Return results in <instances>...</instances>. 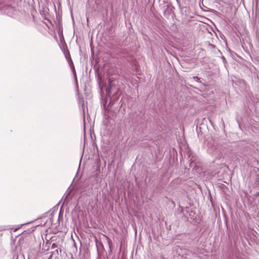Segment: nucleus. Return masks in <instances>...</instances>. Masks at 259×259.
Instances as JSON below:
<instances>
[{
    "label": "nucleus",
    "mask_w": 259,
    "mask_h": 259,
    "mask_svg": "<svg viewBox=\"0 0 259 259\" xmlns=\"http://www.w3.org/2000/svg\"><path fill=\"white\" fill-rule=\"evenodd\" d=\"M193 78L194 79V80H195L197 82H201L200 78L199 77H198V76H193Z\"/></svg>",
    "instance_id": "obj_7"
},
{
    "label": "nucleus",
    "mask_w": 259,
    "mask_h": 259,
    "mask_svg": "<svg viewBox=\"0 0 259 259\" xmlns=\"http://www.w3.org/2000/svg\"><path fill=\"white\" fill-rule=\"evenodd\" d=\"M97 251H98V247L97 245Z\"/></svg>",
    "instance_id": "obj_11"
},
{
    "label": "nucleus",
    "mask_w": 259,
    "mask_h": 259,
    "mask_svg": "<svg viewBox=\"0 0 259 259\" xmlns=\"http://www.w3.org/2000/svg\"><path fill=\"white\" fill-rule=\"evenodd\" d=\"M108 81L109 84V87L106 89V94L110 97L111 101L115 102L118 99L119 96L118 81L113 77L109 78Z\"/></svg>",
    "instance_id": "obj_1"
},
{
    "label": "nucleus",
    "mask_w": 259,
    "mask_h": 259,
    "mask_svg": "<svg viewBox=\"0 0 259 259\" xmlns=\"http://www.w3.org/2000/svg\"><path fill=\"white\" fill-rule=\"evenodd\" d=\"M104 107L105 110H106L105 112V118L106 119H108L110 117V116L109 115V111H108V107H106L105 105V104H104Z\"/></svg>",
    "instance_id": "obj_3"
},
{
    "label": "nucleus",
    "mask_w": 259,
    "mask_h": 259,
    "mask_svg": "<svg viewBox=\"0 0 259 259\" xmlns=\"http://www.w3.org/2000/svg\"><path fill=\"white\" fill-rule=\"evenodd\" d=\"M64 54L65 56V58H66V60L69 59V58H71L70 55L69 54V52L68 49H66V50H64Z\"/></svg>",
    "instance_id": "obj_4"
},
{
    "label": "nucleus",
    "mask_w": 259,
    "mask_h": 259,
    "mask_svg": "<svg viewBox=\"0 0 259 259\" xmlns=\"http://www.w3.org/2000/svg\"><path fill=\"white\" fill-rule=\"evenodd\" d=\"M57 247V245L56 243H53L52 245V249H54L55 248H56Z\"/></svg>",
    "instance_id": "obj_8"
},
{
    "label": "nucleus",
    "mask_w": 259,
    "mask_h": 259,
    "mask_svg": "<svg viewBox=\"0 0 259 259\" xmlns=\"http://www.w3.org/2000/svg\"><path fill=\"white\" fill-rule=\"evenodd\" d=\"M67 62H68V63L69 65H70V67H71V66H72V65H73V62H72V59H71V58H69V59H68L67 60Z\"/></svg>",
    "instance_id": "obj_5"
},
{
    "label": "nucleus",
    "mask_w": 259,
    "mask_h": 259,
    "mask_svg": "<svg viewBox=\"0 0 259 259\" xmlns=\"http://www.w3.org/2000/svg\"><path fill=\"white\" fill-rule=\"evenodd\" d=\"M97 80H98V82L99 83V86L101 88V89H102V86H103V85H102V83H103V80L102 79V76L100 75H98Z\"/></svg>",
    "instance_id": "obj_2"
},
{
    "label": "nucleus",
    "mask_w": 259,
    "mask_h": 259,
    "mask_svg": "<svg viewBox=\"0 0 259 259\" xmlns=\"http://www.w3.org/2000/svg\"><path fill=\"white\" fill-rule=\"evenodd\" d=\"M71 69L72 70V71L73 72L74 74V76L75 78H76V74L75 72V69L74 65H72V66L71 67Z\"/></svg>",
    "instance_id": "obj_6"
},
{
    "label": "nucleus",
    "mask_w": 259,
    "mask_h": 259,
    "mask_svg": "<svg viewBox=\"0 0 259 259\" xmlns=\"http://www.w3.org/2000/svg\"><path fill=\"white\" fill-rule=\"evenodd\" d=\"M58 33L59 35H60L61 34H62V30H59Z\"/></svg>",
    "instance_id": "obj_9"
},
{
    "label": "nucleus",
    "mask_w": 259,
    "mask_h": 259,
    "mask_svg": "<svg viewBox=\"0 0 259 259\" xmlns=\"http://www.w3.org/2000/svg\"><path fill=\"white\" fill-rule=\"evenodd\" d=\"M55 251L56 252V253H57V254H59V253H58V249L56 250V251Z\"/></svg>",
    "instance_id": "obj_10"
}]
</instances>
